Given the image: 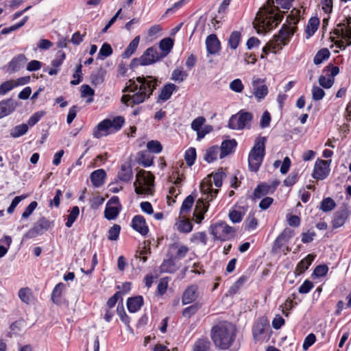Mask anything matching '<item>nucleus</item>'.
I'll list each match as a JSON object with an SVG mask.
<instances>
[{
	"label": "nucleus",
	"instance_id": "obj_1",
	"mask_svg": "<svg viewBox=\"0 0 351 351\" xmlns=\"http://www.w3.org/2000/svg\"><path fill=\"white\" fill-rule=\"evenodd\" d=\"M224 177H226V174L222 169H220L215 173L208 175L204 178L199 185V190L202 193L201 197L199 198V224L204 219V213L208 211L210 202L218 193V189H212L213 182L215 186L221 187Z\"/></svg>",
	"mask_w": 351,
	"mask_h": 351
},
{
	"label": "nucleus",
	"instance_id": "obj_2",
	"mask_svg": "<svg viewBox=\"0 0 351 351\" xmlns=\"http://www.w3.org/2000/svg\"><path fill=\"white\" fill-rule=\"evenodd\" d=\"M136 82L139 84V86L134 80H130V84L125 86L123 90L124 93L138 90L132 95L133 104L143 103L152 95L158 86L157 78L151 75L137 77Z\"/></svg>",
	"mask_w": 351,
	"mask_h": 351
},
{
	"label": "nucleus",
	"instance_id": "obj_3",
	"mask_svg": "<svg viewBox=\"0 0 351 351\" xmlns=\"http://www.w3.org/2000/svg\"><path fill=\"white\" fill-rule=\"evenodd\" d=\"M274 3V0H267V3L258 12L254 22V27L257 29L258 32L269 31L281 22L282 16L275 14L277 8Z\"/></svg>",
	"mask_w": 351,
	"mask_h": 351
},
{
	"label": "nucleus",
	"instance_id": "obj_4",
	"mask_svg": "<svg viewBox=\"0 0 351 351\" xmlns=\"http://www.w3.org/2000/svg\"><path fill=\"white\" fill-rule=\"evenodd\" d=\"M236 337V328L228 322H219L211 330V338L216 346L221 349L229 348Z\"/></svg>",
	"mask_w": 351,
	"mask_h": 351
},
{
	"label": "nucleus",
	"instance_id": "obj_5",
	"mask_svg": "<svg viewBox=\"0 0 351 351\" xmlns=\"http://www.w3.org/2000/svg\"><path fill=\"white\" fill-rule=\"evenodd\" d=\"M267 137L258 136L248 156V165L250 171L256 172L262 164L265 154V143Z\"/></svg>",
	"mask_w": 351,
	"mask_h": 351
},
{
	"label": "nucleus",
	"instance_id": "obj_6",
	"mask_svg": "<svg viewBox=\"0 0 351 351\" xmlns=\"http://www.w3.org/2000/svg\"><path fill=\"white\" fill-rule=\"evenodd\" d=\"M209 232L215 240L225 241L234 238L236 230L226 222L220 221L210 226Z\"/></svg>",
	"mask_w": 351,
	"mask_h": 351
},
{
	"label": "nucleus",
	"instance_id": "obj_7",
	"mask_svg": "<svg viewBox=\"0 0 351 351\" xmlns=\"http://www.w3.org/2000/svg\"><path fill=\"white\" fill-rule=\"evenodd\" d=\"M136 177V180L134 182L135 193L138 195L151 193L150 186L154 185V176L149 172L141 170Z\"/></svg>",
	"mask_w": 351,
	"mask_h": 351
},
{
	"label": "nucleus",
	"instance_id": "obj_8",
	"mask_svg": "<svg viewBox=\"0 0 351 351\" xmlns=\"http://www.w3.org/2000/svg\"><path fill=\"white\" fill-rule=\"evenodd\" d=\"M252 119L253 115L251 112L240 110L230 117L228 126L233 130H243L248 126Z\"/></svg>",
	"mask_w": 351,
	"mask_h": 351
},
{
	"label": "nucleus",
	"instance_id": "obj_9",
	"mask_svg": "<svg viewBox=\"0 0 351 351\" xmlns=\"http://www.w3.org/2000/svg\"><path fill=\"white\" fill-rule=\"evenodd\" d=\"M53 227V221H50L45 217L38 219L34 226L30 228L24 235V238L32 239L42 235L45 232Z\"/></svg>",
	"mask_w": 351,
	"mask_h": 351
},
{
	"label": "nucleus",
	"instance_id": "obj_10",
	"mask_svg": "<svg viewBox=\"0 0 351 351\" xmlns=\"http://www.w3.org/2000/svg\"><path fill=\"white\" fill-rule=\"evenodd\" d=\"M325 71L330 72L328 77L326 78L324 75H320L318 82L323 88H330L334 84L335 77L339 73V68L330 64L324 68V72Z\"/></svg>",
	"mask_w": 351,
	"mask_h": 351
},
{
	"label": "nucleus",
	"instance_id": "obj_11",
	"mask_svg": "<svg viewBox=\"0 0 351 351\" xmlns=\"http://www.w3.org/2000/svg\"><path fill=\"white\" fill-rule=\"evenodd\" d=\"M330 160H317L315 162L312 176L317 180H324L329 174Z\"/></svg>",
	"mask_w": 351,
	"mask_h": 351
},
{
	"label": "nucleus",
	"instance_id": "obj_12",
	"mask_svg": "<svg viewBox=\"0 0 351 351\" xmlns=\"http://www.w3.org/2000/svg\"><path fill=\"white\" fill-rule=\"evenodd\" d=\"M142 66H147L158 62L162 59L157 48L151 47L147 48L141 56Z\"/></svg>",
	"mask_w": 351,
	"mask_h": 351
},
{
	"label": "nucleus",
	"instance_id": "obj_13",
	"mask_svg": "<svg viewBox=\"0 0 351 351\" xmlns=\"http://www.w3.org/2000/svg\"><path fill=\"white\" fill-rule=\"evenodd\" d=\"M294 32L295 27L283 25L281 29L279 31L278 34L274 36L272 40L275 43H279L280 45L282 47V46L288 43L290 37L293 35Z\"/></svg>",
	"mask_w": 351,
	"mask_h": 351
},
{
	"label": "nucleus",
	"instance_id": "obj_14",
	"mask_svg": "<svg viewBox=\"0 0 351 351\" xmlns=\"http://www.w3.org/2000/svg\"><path fill=\"white\" fill-rule=\"evenodd\" d=\"M131 226L142 236H145L149 232V228L146 224L145 217L140 215H135L132 218Z\"/></svg>",
	"mask_w": 351,
	"mask_h": 351
},
{
	"label": "nucleus",
	"instance_id": "obj_15",
	"mask_svg": "<svg viewBox=\"0 0 351 351\" xmlns=\"http://www.w3.org/2000/svg\"><path fill=\"white\" fill-rule=\"evenodd\" d=\"M110 126H112L110 119H104L95 128L93 133V136L96 138H100L112 133Z\"/></svg>",
	"mask_w": 351,
	"mask_h": 351
},
{
	"label": "nucleus",
	"instance_id": "obj_16",
	"mask_svg": "<svg viewBox=\"0 0 351 351\" xmlns=\"http://www.w3.org/2000/svg\"><path fill=\"white\" fill-rule=\"evenodd\" d=\"M27 61V59L23 53L14 56L8 63L7 71L9 73H14L19 71L24 66Z\"/></svg>",
	"mask_w": 351,
	"mask_h": 351
},
{
	"label": "nucleus",
	"instance_id": "obj_17",
	"mask_svg": "<svg viewBox=\"0 0 351 351\" xmlns=\"http://www.w3.org/2000/svg\"><path fill=\"white\" fill-rule=\"evenodd\" d=\"M341 29H335L334 34L337 36H341L343 39H351V17L346 18L343 23H340L337 25Z\"/></svg>",
	"mask_w": 351,
	"mask_h": 351
},
{
	"label": "nucleus",
	"instance_id": "obj_18",
	"mask_svg": "<svg viewBox=\"0 0 351 351\" xmlns=\"http://www.w3.org/2000/svg\"><path fill=\"white\" fill-rule=\"evenodd\" d=\"M263 80L254 77L252 83L253 93L259 99H263L268 93V88L265 84H263Z\"/></svg>",
	"mask_w": 351,
	"mask_h": 351
},
{
	"label": "nucleus",
	"instance_id": "obj_19",
	"mask_svg": "<svg viewBox=\"0 0 351 351\" xmlns=\"http://www.w3.org/2000/svg\"><path fill=\"white\" fill-rule=\"evenodd\" d=\"M16 107V102L12 98L0 101V119L12 113Z\"/></svg>",
	"mask_w": 351,
	"mask_h": 351
},
{
	"label": "nucleus",
	"instance_id": "obj_20",
	"mask_svg": "<svg viewBox=\"0 0 351 351\" xmlns=\"http://www.w3.org/2000/svg\"><path fill=\"white\" fill-rule=\"evenodd\" d=\"M349 216L348 210L346 208H341L334 213L332 225L333 228H338L342 226Z\"/></svg>",
	"mask_w": 351,
	"mask_h": 351
},
{
	"label": "nucleus",
	"instance_id": "obj_21",
	"mask_svg": "<svg viewBox=\"0 0 351 351\" xmlns=\"http://www.w3.org/2000/svg\"><path fill=\"white\" fill-rule=\"evenodd\" d=\"M206 49L208 54H216L221 49V44L215 34L209 35L206 40Z\"/></svg>",
	"mask_w": 351,
	"mask_h": 351
},
{
	"label": "nucleus",
	"instance_id": "obj_22",
	"mask_svg": "<svg viewBox=\"0 0 351 351\" xmlns=\"http://www.w3.org/2000/svg\"><path fill=\"white\" fill-rule=\"evenodd\" d=\"M178 87L172 83L166 84L161 89L160 93L158 95L157 102H164L168 100L172 95L173 93L177 90Z\"/></svg>",
	"mask_w": 351,
	"mask_h": 351
},
{
	"label": "nucleus",
	"instance_id": "obj_23",
	"mask_svg": "<svg viewBox=\"0 0 351 351\" xmlns=\"http://www.w3.org/2000/svg\"><path fill=\"white\" fill-rule=\"evenodd\" d=\"M143 298L141 295L129 298L127 300V307L130 313L138 311L143 305Z\"/></svg>",
	"mask_w": 351,
	"mask_h": 351
},
{
	"label": "nucleus",
	"instance_id": "obj_24",
	"mask_svg": "<svg viewBox=\"0 0 351 351\" xmlns=\"http://www.w3.org/2000/svg\"><path fill=\"white\" fill-rule=\"evenodd\" d=\"M90 178L95 187H100L105 182L106 173L104 169H99L92 172Z\"/></svg>",
	"mask_w": 351,
	"mask_h": 351
},
{
	"label": "nucleus",
	"instance_id": "obj_25",
	"mask_svg": "<svg viewBox=\"0 0 351 351\" xmlns=\"http://www.w3.org/2000/svg\"><path fill=\"white\" fill-rule=\"evenodd\" d=\"M173 47V40L169 37L162 39L159 43V48L162 51L159 53L163 59L171 51Z\"/></svg>",
	"mask_w": 351,
	"mask_h": 351
},
{
	"label": "nucleus",
	"instance_id": "obj_26",
	"mask_svg": "<svg viewBox=\"0 0 351 351\" xmlns=\"http://www.w3.org/2000/svg\"><path fill=\"white\" fill-rule=\"evenodd\" d=\"M118 178L123 182H129L133 178V173L130 165L123 164L117 173Z\"/></svg>",
	"mask_w": 351,
	"mask_h": 351
},
{
	"label": "nucleus",
	"instance_id": "obj_27",
	"mask_svg": "<svg viewBox=\"0 0 351 351\" xmlns=\"http://www.w3.org/2000/svg\"><path fill=\"white\" fill-rule=\"evenodd\" d=\"M64 289L65 285L63 282H59L55 286L51 295V300L54 304L57 305L62 304L61 299Z\"/></svg>",
	"mask_w": 351,
	"mask_h": 351
},
{
	"label": "nucleus",
	"instance_id": "obj_28",
	"mask_svg": "<svg viewBox=\"0 0 351 351\" xmlns=\"http://www.w3.org/2000/svg\"><path fill=\"white\" fill-rule=\"evenodd\" d=\"M176 226L180 232L184 233L190 232L193 228V225L187 215H184V217H181L180 215H179V220L176 223Z\"/></svg>",
	"mask_w": 351,
	"mask_h": 351
},
{
	"label": "nucleus",
	"instance_id": "obj_29",
	"mask_svg": "<svg viewBox=\"0 0 351 351\" xmlns=\"http://www.w3.org/2000/svg\"><path fill=\"white\" fill-rule=\"evenodd\" d=\"M237 144L236 141L234 139L223 141L219 147L221 151L220 158H223L230 154L232 152L233 149L237 146Z\"/></svg>",
	"mask_w": 351,
	"mask_h": 351
},
{
	"label": "nucleus",
	"instance_id": "obj_30",
	"mask_svg": "<svg viewBox=\"0 0 351 351\" xmlns=\"http://www.w3.org/2000/svg\"><path fill=\"white\" fill-rule=\"evenodd\" d=\"M193 194L194 193H193L191 195H189L183 201L180 210V215L181 217H184V215H187L191 212L195 200L193 195Z\"/></svg>",
	"mask_w": 351,
	"mask_h": 351
},
{
	"label": "nucleus",
	"instance_id": "obj_31",
	"mask_svg": "<svg viewBox=\"0 0 351 351\" xmlns=\"http://www.w3.org/2000/svg\"><path fill=\"white\" fill-rule=\"evenodd\" d=\"M197 287L196 286H191L186 289L182 295V304L184 305L193 302L196 299V291Z\"/></svg>",
	"mask_w": 351,
	"mask_h": 351
},
{
	"label": "nucleus",
	"instance_id": "obj_32",
	"mask_svg": "<svg viewBox=\"0 0 351 351\" xmlns=\"http://www.w3.org/2000/svg\"><path fill=\"white\" fill-rule=\"evenodd\" d=\"M140 41V36H136L128 45L124 52L121 54L123 58H129L136 50Z\"/></svg>",
	"mask_w": 351,
	"mask_h": 351
},
{
	"label": "nucleus",
	"instance_id": "obj_33",
	"mask_svg": "<svg viewBox=\"0 0 351 351\" xmlns=\"http://www.w3.org/2000/svg\"><path fill=\"white\" fill-rule=\"evenodd\" d=\"M20 300L27 304H29L34 300L32 290L28 287H24L19 289L18 293Z\"/></svg>",
	"mask_w": 351,
	"mask_h": 351
},
{
	"label": "nucleus",
	"instance_id": "obj_34",
	"mask_svg": "<svg viewBox=\"0 0 351 351\" xmlns=\"http://www.w3.org/2000/svg\"><path fill=\"white\" fill-rule=\"evenodd\" d=\"M319 24V20L317 17H312L308 21L307 26L306 27L305 32L306 34V38H308L312 36L317 31Z\"/></svg>",
	"mask_w": 351,
	"mask_h": 351
},
{
	"label": "nucleus",
	"instance_id": "obj_35",
	"mask_svg": "<svg viewBox=\"0 0 351 351\" xmlns=\"http://www.w3.org/2000/svg\"><path fill=\"white\" fill-rule=\"evenodd\" d=\"M121 210L118 206L106 205L104 217L108 220H114L118 217Z\"/></svg>",
	"mask_w": 351,
	"mask_h": 351
},
{
	"label": "nucleus",
	"instance_id": "obj_36",
	"mask_svg": "<svg viewBox=\"0 0 351 351\" xmlns=\"http://www.w3.org/2000/svg\"><path fill=\"white\" fill-rule=\"evenodd\" d=\"M177 259L173 255H171L167 260H164L161 265V270L163 272L171 273L175 270L176 261Z\"/></svg>",
	"mask_w": 351,
	"mask_h": 351
},
{
	"label": "nucleus",
	"instance_id": "obj_37",
	"mask_svg": "<svg viewBox=\"0 0 351 351\" xmlns=\"http://www.w3.org/2000/svg\"><path fill=\"white\" fill-rule=\"evenodd\" d=\"M219 147L217 145L212 146L206 150L204 156V159L207 162L210 163L215 160L217 158Z\"/></svg>",
	"mask_w": 351,
	"mask_h": 351
},
{
	"label": "nucleus",
	"instance_id": "obj_38",
	"mask_svg": "<svg viewBox=\"0 0 351 351\" xmlns=\"http://www.w3.org/2000/svg\"><path fill=\"white\" fill-rule=\"evenodd\" d=\"M315 256L313 254H308L307 255L304 259L300 261L299 263L297 265V271H298L300 273L304 272L308 267L311 265L312 262L313 261Z\"/></svg>",
	"mask_w": 351,
	"mask_h": 351
},
{
	"label": "nucleus",
	"instance_id": "obj_39",
	"mask_svg": "<svg viewBox=\"0 0 351 351\" xmlns=\"http://www.w3.org/2000/svg\"><path fill=\"white\" fill-rule=\"evenodd\" d=\"M28 131V125L25 123H22L20 125H17L15 127H14L10 132V136L12 138H19L25 134L27 133Z\"/></svg>",
	"mask_w": 351,
	"mask_h": 351
},
{
	"label": "nucleus",
	"instance_id": "obj_40",
	"mask_svg": "<svg viewBox=\"0 0 351 351\" xmlns=\"http://www.w3.org/2000/svg\"><path fill=\"white\" fill-rule=\"evenodd\" d=\"M176 250V254L173 255L177 260L184 258L189 251V248L184 245L178 247L176 244H173L169 247L170 252Z\"/></svg>",
	"mask_w": 351,
	"mask_h": 351
},
{
	"label": "nucleus",
	"instance_id": "obj_41",
	"mask_svg": "<svg viewBox=\"0 0 351 351\" xmlns=\"http://www.w3.org/2000/svg\"><path fill=\"white\" fill-rule=\"evenodd\" d=\"M271 186L267 184H261L256 187L253 195L256 198H261L263 196L268 194L271 190Z\"/></svg>",
	"mask_w": 351,
	"mask_h": 351
},
{
	"label": "nucleus",
	"instance_id": "obj_42",
	"mask_svg": "<svg viewBox=\"0 0 351 351\" xmlns=\"http://www.w3.org/2000/svg\"><path fill=\"white\" fill-rule=\"evenodd\" d=\"M330 53L327 48H323L320 49L314 57V64H319L322 63L324 60H327L330 57Z\"/></svg>",
	"mask_w": 351,
	"mask_h": 351
},
{
	"label": "nucleus",
	"instance_id": "obj_43",
	"mask_svg": "<svg viewBox=\"0 0 351 351\" xmlns=\"http://www.w3.org/2000/svg\"><path fill=\"white\" fill-rule=\"evenodd\" d=\"M80 214L79 207L77 206H73L70 210L69 215L67 216L66 222L65 223L67 228H71L73 223L77 219Z\"/></svg>",
	"mask_w": 351,
	"mask_h": 351
},
{
	"label": "nucleus",
	"instance_id": "obj_44",
	"mask_svg": "<svg viewBox=\"0 0 351 351\" xmlns=\"http://www.w3.org/2000/svg\"><path fill=\"white\" fill-rule=\"evenodd\" d=\"M241 34L238 31H234L231 33L228 39V45L232 49H236L239 45Z\"/></svg>",
	"mask_w": 351,
	"mask_h": 351
},
{
	"label": "nucleus",
	"instance_id": "obj_45",
	"mask_svg": "<svg viewBox=\"0 0 351 351\" xmlns=\"http://www.w3.org/2000/svg\"><path fill=\"white\" fill-rule=\"evenodd\" d=\"M186 77L187 73L183 71L182 68H177L172 71L171 80L176 82H181L184 81Z\"/></svg>",
	"mask_w": 351,
	"mask_h": 351
},
{
	"label": "nucleus",
	"instance_id": "obj_46",
	"mask_svg": "<svg viewBox=\"0 0 351 351\" xmlns=\"http://www.w3.org/2000/svg\"><path fill=\"white\" fill-rule=\"evenodd\" d=\"M95 94V90L90 88L89 85L87 84H83L81 86V97H88L86 99V103H91L93 101V96Z\"/></svg>",
	"mask_w": 351,
	"mask_h": 351
},
{
	"label": "nucleus",
	"instance_id": "obj_47",
	"mask_svg": "<svg viewBox=\"0 0 351 351\" xmlns=\"http://www.w3.org/2000/svg\"><path fill=\"white\" fill-rule=\"evenodd\" d=\"M282 49V47L279 43H275L272 40L269 41L267 45L263 48V52L264 54L261 56V58H264L265 55H267L270 51L276 52Z\"/></svg>",
	"mask_w": 351,
	"mask_h": 351
},
{
	"label": "nucleus",
	"instance_id": "obj_48",
	"mask_svg": "<svg viewBox=\"0 0 351 351\" xmlns=\"http://www.w3.org/2000/svg\"><path fill=\"white\" fill-rule=\"evenodd\" d=\"M106 71L100 68L97 72L92 73L90 75L91 82L94 85H98L101 84L104 80Z\"/></svg>",
	"mask_w": 351,
	"mask_h": 351
},
{
	"label": "nucleus",
	"instance_id": "obj_49",
	"mask_svg": "<svg viewBox=\"0 0 351 351\" xmlns=\"http://www.w3.org/2000/svg\"><path fill=\"white\" fill-rule=\"evenodd\" d=\"M196 149L195 147H190L184 154V159L189 166L194 164L196 159Z\"/></svg>",
	"mask_w": 351,
	"mask_h": 351
},
{
	"label": "nucleus",
	"instance_id": "obj_50",
	"mask_svg": "<svg viewBox=\"0 0 351 351\" xmlns=\"http://www.w3.org/2000/svg\"><path fill=\"white\" fill-rule=\"evenodd\" d=\"M336 204L330 197L324 198L320 204V209L324 212L330 211L335 208Z\"/></svg>",
	"mask_w": 351,
	"mask_h": 351
},
{
	"label": "nucleus",
	"instance_id": "obj_51",
	"mask_svg": "<svg viewBox=\"0 0 351 351\" xmlns=\"http://www.w3.org/2000/svg\"><path fill=\"white\" fill-rule=\"evenodd\" d=\"M112 53V49L108 43H104L99 49L97 58L104 60V58L110 56Z\"/></svg>",
	"mask_w": 351,
	"mask_h": 351
},
{
	"label": "nucleus",
	"instance_id": "obj_52",
	"mask_svg": "<svg viewBox=\"0 0 351 351\" xmlns=\"http://www.w3.org/2000/svg\"><path fill=\"white\" fill-rule=\"evenodd\" d=\"M121 231V226L118 224H114L108 232V239L110 241H117L119 239Z\"/></svg>",
	"mask_w": 351,
	"mask_h": 351
},
{
	"label": "nucleus",
	"instance_id": "obj_53",
	"mask_svg": "<svg viewBox=\"0 0 351 351\" xmlns=\"http://www.w3.org/2000/svg\"><path fill=\"white\" fill-rule=\"evenodd\" d=\"M110 123L112 125L110 128L112 131V133H114L122 128L124 123V119L121 116L116 117L113 118L112 120H110Z\"/></svg>",
	"mask_w": 351,
	"mask_h": 351
},
{
	"label": "nucleus",
	"instance_id": "obj_54",
	"mask_svg": "<svg viewBox=\"0 0 351 351\" xmlns=\"http://www.w3.org/2000/svg\"><path fill=\"white\" fill-rule=\"evenodd\" d=\"M147 147L149 152L158 154L161 152L162 146L161 143L158 141H150L147 143Z\"/></svg>",
	"mask_w": 351,
	"mask_h": 351
},
{
	"label": "nucleus",
	"instance_id": "obj_55",
	"mask_svg": "<svg viewBox=\"0 0 351 351\" xmlns=\"http://www.w3.org/2000/svg\"><path fill=\"white\" fill-rule=\"evenodd\" d=\"M14 88L15 86L14 85L13 80H8L3 82L0 85V95H6L9 91L12 90Z\"/></svg>",
	"mask_w": 351,
	"mask_h": 351
},
{
	"label": "nucleus",
	"instance_id": "obj_56",
	"mask_svg": "<svg viewBox=\"0 0 351 351\" xmlns=\"http://www.w3.org/2000/svg\"><path fill=\"white\" fill-rule=\"evenodd\" d=\"M117 314L119 315L121 322L128 325L130 322V317L126 314L123 303L119 304L117 308Z\"/></svg>",
	"mask_w": 351,
	"mask_h": 351
},
{
	"label": "nucleus",
	"instance_id": "obj_57",
	"mask_svg": "<svg viewBox=\"0 0 351 351\" xmlns=\"http://www.w3.org/2000/svg\"><path fill=\"white\" fill-rule=\"evenodd\" d=\"M138 163L145 167H150L153 164L152 158L147 153H141Z\"/></svg>",
	"mask_w": 351,
	"mask_h": 351
},
{
	"label": "nucleus",
	"instance_id": "obj_58",
	"mask_svg": "<svg viewBox=\"0 0 351 351\" xmlns=\"http://www.w3.org/2000/svg\"><path fill=\"white\" fill-rule=\"evenodd\" d=\"M122 294L123 292L117 291L112 297H110L107 301V306H108V308H111L114 307L119 300H121L122 302Z\"/></svg>",
	"mask_w": 351,
	"mask_h": 351
},
{
	"label": "nucleus",
	"instance_id": "obj_59",
	"mask_svg": "<svg viewBox=\"0 0 351 351\" xmlns=\"http://www.w3.org/2000/svg\"><path fill=\"white\" fill-rule=\"evenodd\" d=\"M325 95L324 90L319 86H314L312 88V97L315 101H319L323 99Z\"/></svg>",
	"mask_w": 351,
	"mask_h": 351
},
{
	"label": "nucleus",
	"instance_id": "obj_60",
	"mask_svg": "<svg viewBox=\"0 0 351 351\" xmlns=\"http://www.w3.org/2000/svg\"><path fill=\"white\" fill-rule=\"evenodd\" d=\"M44 114L45 112L43 111H38L35 112L28 119L27 125H29L30 127L34 126L40 120V119L44 116Z\"/></svg>",
	"mask_w": 351,
	"mask_h": 351
},
{
	"label": "nucleus",
	"instance_id": "obj_61",
	"mask_svg": "<svg viewBox=\"0 0 351 351\" xmlns=\"http://www.w3.org/2000/svg\"><path fill=\"white\" fill-rule=\"evenodd\" d=\"M244 213L241 211L233 210L229 213V218L232 223H239L242 221Z\"/></svg>",
	"mask_w": 351,
	"mask_h": 351
},
{
	"label": "nucleus",
	"instance_id": "obj_62",
	"mask_svg": "<svg viewBox=\"0 0 351 351\" xmlns=\"http://www.w3.org/2000/svg\"><path fill=\"white\" fill-rule=\"evenodd\" d=\"M168 287V279L167 278H163L160 280V282L157 287V293L160 295H164Z\"/></svg>",
	"mask_w": 351,
	"mask_h": 351
},
{
	"label": "nucleus",
	"instance_id": "obj_63",
	"mask_svg": "<svg viewBox=\"0 0 351 351\" xmlns=\"http://www.w3.org/2000/svg\"><path fill=\"white\" fill-rule=\"evenodd\" d=\"M245 229L247 230H254L256 228L258 225V220L256 217L252 215H249L245 221Z\"/></svg>",
	"mask_w": 351,
	"mask_h": 351
},
{
	"label": "nucleus",
	"instance_id": "obj_64",
	"mask_svg": "<svg viewBox=\"0 0 351 351\" xmlns=\"http://www.w3.org/2000/svg\"><path fill=\"white\" fill-rule=\"evenodd\" d=\"M230 88L236 92L241 93L243 90V85L240 79H236L232 81L230 84Z\"/></svg>",
	"mask_w": 351,
	"mask_h": 351
}]
</instances>
